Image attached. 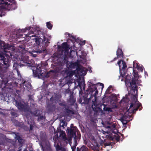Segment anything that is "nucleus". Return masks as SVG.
<instances>
[{"instance_id":"f257e3e1","label":"nucleus","mask_w":151,"mask_h":151,"mask_svg":"<svg viewBox=\"0 0 151 151\" xmlns=\"http://www.w3.org/2000/svg\"><path fill=\"white\" fill-rule=\"evenodd\" d=\"M27 29L30 30L29 32L30 34H33L31 35V37H34L32 39L33 42H35V44L37 45L34 49L30 52L34 57H36L38 54L46 51L45 47L42 46L43 44L42 37H44L45 33L42 29H40L38 27H29Z\"/></svg>"},{"instance_id":"f03ea898","label":"nucleus","mask_w":151,"mask_h":151,"mask_svg":"<svg viewBox=\"0 0 151 151\" xmlns=\"http://www.w3.org/2000/svg\"><path fill=\"white\" fill-rule=\"evenodd\" d=\"M90 91L91 94L86 95V96L83 97L84 101L83 103L88 104L90 101L92 100V107L93 110L95 112V114L98 113L100 109L99 107V104L98 102L97 98L96 96L98 94V90H96V88H91Z\"/></svg>"},{"instance_id":"7ed1b4c3","label":"nucleus","mask_w":151,"mask_h":151,"mask_svg":"<svg viewBox=\"0 0 151 151\" xmlns=\"http://www.w3.org/2000/svg\"><path fill=\"white\" fill-rule=\"evenodd\" d=\"M0 60L3 63H0V76L6 72L7 70L10 66V60L9 56L6 53L0 52Z\"/></svg>"},{"instance_id":"20e7f679","label":"nucleus","mask_w":151,"mask_h":151,"mask_svg":"<svg viewBox=\"0 0 151 151\" xmlns=\"http://www.w3.org/2000/svg\"><path fill=\"white\" fill-rule=\"evenodd\" d=\"M133 75L134 78L131 80V81H130V80L127 79V78L126 79V83L128 86L131 87V90L133 91L134 92L136 91V94L134 96L137 98V96L138 85L136 84V81H137L139 76L137 72H135L134 69L133 70Z\"/></svg>"},{"instance_id":"39448f33","label":"nucleus","mask_w":151,"mask_h":151,"mask_svg":"<svg viewBox=\"0 0 151 151\" xmlns=\"http://www.w3.org/2000/svg\"><path fill=\"white\" fill-rule=\"evenodd\" d=\"M89 84H88V88L87 90V93L84 94V95L83 96L82 98L81 97L79 99L78 102L79 103L81 104H85L83 103V102L84 101L83 99V97L84 96H86V95L91 94V92L90 91V90L91 88H96V90H98L97 88L98 89H100L101 88V89L102 90L104 87V85L103 84L101 83H98L97 84H94L93 83L91 82H89Z\"/></svg>"},{"instance_id":"423d86ee","label":"nucleus","mask_w":151,"mask_h":151,"mask_svg":"<svg viewBox=\"0 0 151 151\" xmlns=\"http://www.w3.org/2000/svg\"><path fill=\"white\" fill-rule=\"evenodd\" d=\"M77 130L76 127H71V128L68 127L66 130L67 132H68L70 135L71 137H73L74 136L76 137V139L79 141L81 139V135L80 132H77V135H76V132Z\"/></svg>"},{"instance_id":"0eeeda50","label":"nucleus","mask_w":151,"mask_h":151,"mask_svg":"<svg viewBox=\"0 0 151 151\" xmlns=\"http://www.w3.org/2000/svg\"><path fill=\"white\" fill-rule=\"evenodd\" d=\"M43 71L42 70V68L37 66L35 70H33V72L34 76L35 77H38L39 78L40 76H43Z\"/></svg>"},{"instance_id":"6e6552de","label":"nucleus","mask_w":151,"mask_h":151,"mask_svg":"<svg viewBox=\"0 0 151 151\" xmlns=\"http://www.w3.org/2000/svg\"><path fill=\"white\" fill-rule=\"evenodd\" d=\"M8 2L5 1L4 0H0V16H2L5 15V12H4V7L3 6L4 4L7 5Z\"/></svg>"},{"instance_id":"1a4fd4ad","label":"nucleus","mask_w":151,"mask_h":151,"mask_svg":"<svg viewBox=\"0 0 151 151\" xmlns=\"http://www.w3.org/2000/svg\"><path fill=\"white\" fill-rule=\"evenodd\" d=\"M29 57L27 56L25 58L26 59V60L24 58L22 61L24 63L26 64V65L28 66L32 67L34 66V61L32 60H29L28 59Z\"/></svg>"},{"instance_id":"9d476101","label":"nucleus","mask_w":151,"mask_h":151,"mask_svg":"<svg viewBox=\"0 0 151 151\" xmlns=\"http://www.w3.org/2000/svg\"><path fill=\"white\" fill-rule=\"evenodd\" d=\"M16 104L19 109L23 111H24L26 109V107L21 102L16 101Z\"/></svg>"},{"instance_id":"9b49d317","label":"nucleus","mask_w":151,"mask_h":151,"mask_svg":"<svg viewBox=\"0 0 151 151\" xmlns=\"http://www.w3.org/2000/svg\"><path fill=\"white\" fill-rule=\"evenodd\" d=\"M55 108L56 106L52 104H48L47 107V109L48 112H52L55 110Z\"/></svg>"},{"instance_id":"f8f14e48","label":"nucleus","mask_w":151,"mask_h":151,"mask_svg":"<svg viewBox=\"0 0 151 151\" xmlns=\"http://www.w3.org/2000/svg\"><path fill=\"white\" fill-rule=\"evenodd\" d=\"M16 139L17 140L19 143V146H22V144L23 143V139L20 137L19 135V133H17L15 134Z\"/></svg>"},{"instance_id":"ddd939ff","label":"nucleus","mask_w":151,"mask_h":151,"mask_svg":"<svg viewBox=\"0 0 151 151\" xmlns=\"http://www.w3.org/2000/svg\"><path fill=\"white\" fill-rule=\"evenodd\" d=\"M92 145H93V147H91V148L93 150H97L100 146V145L98 144L96 140L95 139L93 141Z\"/></svg>"},{"instance_id":"4468645a","label":"nucleus","mask_w":151,"mask_h":151,"mask_svg":"<svg viewBox=\"0 0 151 151\" xmlns=\"http://www.w3.org/2000/svg\"><path fill=\"white\" fill-rule=\"evenodd\" d=\"M19 64L20 65H19V64H17L16 63H14L13 65V69L17 71V74L18 75L20 73L18 68L19 67H21V66H24L23 64H22L21 63H20Z\"/></svg>"},{"instance_id":"2eb2a0df","label":"nucleus","mask_w":151,"mask_h":151,"mask_svg":"<svg viewBox=\"0 0 151 151\" xmlns=\"http://www.w3.org/2000/svg\"><path fill=\"white\" fill-rule=\"evenodd\" d=\"M76 101V99L74 98L73 95H70V98L68 101V103L71 105H73L75 102Z\"/></svg>"},{"instance_id":"dca6fc26","label":"nucleus","mask_w":151,"mask_h":151,"mask_svg":"<svg viewBox=\"0 0 151 151\" xmlns=\"http://www.w3.org/2000/svg\"><path fill=\"white\" fill-rule=\"evenodd\" d=\"M135 106H136L137 107L136 108L132 110V113H135L139 109V110H140L142 109V108L141 104L140 103H137L136 105H135Z\"/></svg>"},{"instance_id":"f3484780","label":"nucleus","mask_w":151,"mask_h":151,"mask_svg":"<svg viewBox=\"0 0 151 151\" xmlns=\"http://www.w3.org/2000/svg\"><path fill=\"white\" fill-rule=\"evenodd\" d=\"M29 27H26L25 29H19V30H17V33L18 32H19L20 33V32H25L26 30H28V33L26 35V36L27 37H30L31 38V35H30L32 34H30L29 32L30 31V30H29V29H27V28H28Z\"/></svg>"},{"instance_id":"a211bd4d","label":"nucleus","mask_w":151,"mask_h":151,"mask_svg":"<svg viewBox=\"0 0 151 151\" xmlns=\"http://www.w3.org/2000/svg\"><path fill=\"white\" fill-rule=\"evenodd\" d=\"M74 72L72 70H67L66 73L65 78H67L68 77H71L73 76L74 74Z\"/></svg>"},{"instance_id":"6ab92c4d","label":"nucleus","mask_w":151,"mask_h":151,"mask_svg":"<svg viewBox=\"0 0 151 151\" xmlns=\"http://www.w3.org/2000/svg\"><path fill=\"white\" fill-rule=\"evenodd\" d=\"M58 104L59 105L61 106L63 109L66 108L68 106L64 100H59L58 102Z\"/></svg>"},{"instance_id":"aec40b11","label":"nucleus","mask_w":151,"mask_h":151,"mask_svg":"<svg viewBox=\"0 0 151 151\" xmlns=\"http://www.w3.org/2000/svg\"><path fill=\"white\" fill-rule=\"evenodd\" d=\"M77 151H89L87 147L85 145L82 146L80 148L77 147Z\"/></svg>"},{"instance_id":"412c9836","label":"nucleus","mask_w":151,"mask_h":151,"mask_svg":"<svg viewBox=\"0 0 151 151\" xmlns=\"http://www.w3.org/2000/svg\"><path fill=\"white\" fill-rule=\"evenodd\" d=\"M76 137H74V145L72 146H71V149L72 150V151H76V146H77L78 145L77 143V139H76Z\"/></svg>"},{"instance_id":"4be33fe9","label":"nucleus","mask_w":151,"mask_h":151,"mask_svg":"<svg viewBox=\"0 0 151 151\" xmlns=\"http://www.w3.org/2000/svg\"><path fill=\"white\" fill-rule=\"evenodd\" d=\"M123 52L122 50L120 48H118L116 51V55L119 58L122 57L123 56Z\"/></svg>"},{"instance_id":"5701e85b","label":"nucleus","mask_w":151,"mask_h":151,"mask_svg":"<svg viewBox=\"0 0 151 151\" xmlns=\"http://www.w3.org/2000/svg\"><path fill=\"white\" fill-rule=\"evenodd\" d=\"M68 65H69L68 68H74L75 67L78 65V64L77 63H73L72 62H71L69 63V64H68Z\"/></svg>"},{"instance_id":"b1692460","label":"nucleus","mask_w":151,"mask_h":151,"mask_svg":"<svg viewBox=\"0 0 151 151\" xmlns=\"http://www.w3.org/2000/svg\"><path fill=\"white\" fill-rule=\"evenodd\" d=\"M64 109L65 110V112L67 113L71 114H75V113L74 111L69 109L68 106H67L66 108H65Z\"/></svg>"},{"instance_id":"393cba45","label":"nucleus","mask_w":151,"mask_h":151,"mask_svg":"<svg viewBox=\"0 0 151 151\" xmlns=\"http://www.w3.org/2000/svg\"><path fill=\"white\" fill-rule=\"evenodd\" d=\"M76 70L78 72H80L83 74V72H85L83 67L79 65H78L76 68Z\"/></svg>"},{"instance_id":"a878e982","label":"nucleus","mask_w":151,"mask_h":151,"mask_svg":"<svg viewBox=\"0 0 151 151\" xmlns=\"http://www.w3.org/2000/svg\"><path fill=\"white\" fill-rule=\"evenodd\" d=\"M43 42H44L45 45L47 46L48 45V43H49L50 42H48L49 40L47 38V39L45 36L44 37H42Z\"/></svg>"},{"instance_id":"bb28decb","label":"nucleus","mask_w":151,"mask_h":151,"mask_svg":"<svg viewBox=\"0 0 151 151\" xmlns=\"http://www.w3.org/2000/svg\"><path fill=\"white\" fill-rule=\"evenodd\" d=\"M36 116L38 117L37 120L39 122L44 120L45 118V116H43L42 115H41L40 114H38L36 115Z\"/></svg>"},{"instance_id":"cd10ccee","label":"nucleus","mask_w":151,"mask_h":151,"mask_svg":"<svg viewBox=\"0 0 151 151\" xmlns=\"http://www.w3.org/2000/svg\"><path fill=\"white\" fill-rule=\"evenodd\" d=\"M22 84L23 86H25L26 87L28 88L30 85V83L24 80L22 81Z\"/></svg>"},{"instance_id":"c85d7f7f","label":"nucleus","mask_w":151,"mask_h":151,"mask_svg":"<svg viewBox=\"0 0 151 151\" xmlns=\"http://www.w3.org/2000/svg\"><path fill=\"white\" fill-rule=\"evenodd\" d=\"M11 47L12 46L9 44L5 45L4 46V51L6 52V50H9L10 49Z\"/></svg>"},{"instance_id":"c756f323","label":"nucleus","mask_w":151,"mask_h":151,"mask_svg":"<svg viewBox=\"0 0 151 151\" xmlns=\"http://www.w3.org/2000/svg\"><path fill=\"white\" fill-rule=\"evenodd\" d=\"M51 23V22H49L46 23L47 27L50 29H51L53 27V25Z\"/></svg>"},{"instance_id":"7c9ffc66","label":"nucleus","mask_w":151,"mask_h":151,"mask_svg":"<svg viewBox=\"0 0 151 151\" xmlns=\"http://www.w3.org/2000/svg\"><path fill=\"white\" fill-rule=\"evenodd\" d=\"M65 63V61L64 60L60 61L59 62L58 64L60 65V67L61 68V69L63 68V66L64 65Z\"/></svg>"},{"instance_id":"2f4dec72","label":"nucleus","mask_w":151,"mask_h":151,"mask_svg":"<svg viewBox=\"0 0 151 151\" xmlns=\"http://www.w3.org/2000/svg\"><path fill=\"white\" fill-rule=\"evenodd\" d=\"M62 48L66 49L68 48V46L67 42H63L61 45Z\"/></svg>"},{"instance_id":"473e14b6","label":"nucleus","mask_w":151,"mask_h":151,"mask_svg":"<svg viewBox=\"0 0 151 151\" xmlns=\"http://www.w3.org/2000/svg\"><path fill=\"white\" fill-rule=\"evenodd\" d=\"M104 111L108 112H112V109L109 107H104Z\"/></svg>"},{"instance_id":"72a5a7b5","label":"nucleus","mask_w":151,"mask_h":151,"mask_svg":"<svg viewBox=\"0 0 151 151\" xmlns=\"http://www.w3.org/2000/svg\"><path fill=\"white\" fill-rule=\"evenodd\" d=\"M67 69L64 70H62L61 72V74L64 77H65V76L66 75V72L67 71Z\"/></svg>"},{"instance_id":"f704fd0d","label":"nucleus","mask_w":151,"mask_h":151,"mask_svg":"<svg viewBox=\"0 0 151 151\" xmlns=\"http://www.w3.org/2000/svg\"><path fill=\"white\" fill-rule=\"evenodd\" d=\"M128 115H127L126 114H124V115H123L122 116L121 119H123L124 120H126L127 121H129L128 120Z\"/></svg>"},{"instance_id":"c9c22d12","label":"nucleus","mask_w":151,"mask_h":151,"mask_svg":"<svg viewBox=\"0 0 151 151\" xmlns=\"http://www.w3.org/2000/svg\"><path fill=\"white\" fill-rule=\"evenodd\" d=\"M122 69H124L126 68L127 67L126 63L124 60L122 61Z\"/></svg>"},{"instance_id":"e433bc0d","label":"nucleus","mask_w":151,"mask_h":151,"mask_svg":"<svg viewBox=\"0 0 151 151\" xmlns=\"http://www.w3.org/2000/svg\"><path fill=\"white\" fill-rule=\"evenodd\" d=\"M120 120L122 123L123 125L127 124V123L129 121H127L126 120H124L123 119H120Z\"/></svg>"},{"instance_id":"4c0bfd02","label":"nucleus","mask_w":151,"mask_h":151,"mask_svg":"<svg viewBox=\"0 0 151 151\" xmlns=\"http://www.w3.org/2000/svg\"><path fill=\"white\" fill-rule=\"evenodd\" d=\"M45 150V151H52V149L50 146H47Z\"/></svg>"},{"instance_id":"58836bf2","label":"nucleus","mask_w":151,"mask_h":151,"mask_svg":"<svg viewBox=\"0 0 151 151\" xmlns=\"http://www.w3.org/2000/svg\"><path fill=\"white\" fill-rule=\"evenodd\" d=\"M11 114L12 116H14L17 117L18 116V114L17 113L13 111H11Z\"/></svg>"},{"instance_id":"ea45409f","label":"nucleus","mask_w":151,"mask_h":151,"mask_svg":"<svg viewBox=\"0 0 151 151\" xmlns=\"http://www.w3.org/2000/svg\"><path fill=\"white\" fill-rule=\"evenodd\" d=\"M66 35H68V37H70V38H72L73 39H75V38L74 36H73L72 35H71L70 33L68 32H66L65 33Z\"/></svg>"},{"instance_id":"a19ab883","label":"nucleus","mask_w":151,"mask_h":151,"mask_svg":"<svg viewBox=\"0 0 151 151\" xmlns=\"http://www.w3.org/2000/svg\"><path fill=\"white\" fill-rule=\"evenodd\" d=\"M56 149L57 150H62V147L59 145L57 144L56 147Z\"/></svg>"},{"instance_id":"79ce46f5","label":"nucleus","mask_w":151,"mask_h":151,"mask_svg":"<svg viewBox=\"0 0 151 151\" xmlns=\"http://www.w3.org/2000/svg\"><path fill=\"white\" fill-rule=\"evenodd\" d=\"M37 109H35V111L33 113H32V114L34 115L35 116H36L37 115Z\"/></svg>"},{"instance_id":"37998d69","label":"nucleus","mask_w":151,"mask_h":151,"mask_svg":"<svg viewBox=\"0 0 151 151\" xmlns=\"http://www.w3.org/2000/svg\"><path fill=\"white\" fill-rule=\"evenodd\" d=\"M120 137L119 135H117L115 137V139L117 142L119 141L120 140Z\"/></svg>"},{"instance_id":"c03bdc74","label":"nucleus","mask_w":151,"mask_h":151,"mask_svg":"<svg viewBox=\"0 0 151 151\" xmlns=\"http://www.w3.org/2000/svg\"><path fill=\"white\" fill-rule=\"evenodd\" d=\"M141 80H137V81H136V84H137V85H137L138 87V86H139V85L141 86V85L139 84V83H141Z\"/></svg>"},{"instance_id":"a18cd8bd","label":"nucleus","mask_w":151,"mask_h":151,"mask_svg":"<svg viewBox=\"0 0 151 151\" xmlns=\"http://www.w3.org/2000/svg\"><path fill=\"white\" fill-rule=\"evenodd\" d=\"M137 68L138 70H139L141 71H143V69L142 67H139V66H138V65H137Z\"/></svg>"},{"instance_id":"49530a36","label":"nucleus","mask_w":151,"mask_h":151,"mask_svg":"<svg viewBox=\"0 0 151 151\" xmlns=\"http://www.w3.org/2000/svg\"><path fill=\"white\" fill-rule=\"evenodd\" d=\"M112 88V86H109L107 90H106V91L108 92H109V91L110 90V89Z\"/></svg>"},{"instance_id":"de8ad7c7","label":"nucleus","mask_w":151,"mask_h":151,"mask_svg":"<svg viewBox=\"0 0 151 151\" xmlns=\"http://www.w3.org/2000/svg\"><path fill=\"white\" fill-rule=\"evenodd\" d=\"M51 71L52 72V73H58V71L56 70H51Z\"/></svg>"},{"instance_id":"09e8293b","label":"nucleus","mask_w":151,"mask_h":151,"mask_svg":"<svg viewBox=\"0 0 151 151\" xmlns=\"http://www.w3.org/2000/svg\"><path fill=\"white\" fill-rule=\"evenodd\" d=\"M97 120V119H91V122H95V121H96Z\"/></svg>"},{"instance_id":"8fccbe9b","label":"nucleus","mask_w":151,"mask_h":151,"mask_svg":"<svg viewBox=\"0 0 151 151\" xmlns=\"http://www.w3.org/2000/svg\"><path fill=\"white\" fill-rule=\"evenodd\" d=\"M33 125L30 124V130H32L33 129Z\"/></svg>"},{"instance_id":"3c124183","label":"nucleus","mask_w":151,"mask_h":151,"mask_svg":"<svg viewBox=\"0 0 151 151\" xmlns=\"http://www.w3.org/2000/svg\"><path fill=\"white\" fill-rule=\"evenodd\" d=\"M122 61H123L122 60H120L119 61H118L117 62V64L120 66V65L121 63V62H122Z\"/></svg>"},{"instance_id":"603ef678","label":"nucleus","mask_w":151,"mask_h":151,"mask_svg":"<svg viewBox=\"0 0 151 151\" xmlns=\"http://www.w3.org/2000/svg\"><path fill=\"white\" fill-rule=\"evenodd\" d=\"M83 93V92L81 90L79 92V96L80 97L81 95H82Z\"/></svg>"},{"instance_id":"864d4df0","label":"nucleus","mask_w":151,"mask_h":151,"mask_svg":"<svg viewBox=\"0 0 151 151\" xmlns=\"http://www.w3.org/2000/svg\"><path fill=\"white\" fill-rule=\"evenodd\" d=\"M134 106V104L132 103H131L130 104V108L133 107Z\"/></svg>"},{"instance_id":"5fc2aeb1","label":"nucleus","mask_w":151,"mask_h":151,"mask_svg":"<svg viewBox=\"0 0 151 151\" xmlns=\"http://www.w3.org/2000/svg\"><path fill=\"white\" fill-rule=\"evenodd\" d=\"M20 147L18 148L19 150L17 151H21L22 150V148L21 147L22 146H19Z\"/></svg>"},{"instance_id":"6e6d98bb","label":"nucleus","mask_w":151,"mask_h":151,"mask_svg":"<svg viewBox=\"0 0 151 151\" xmlns=\"http://www.w3.org/2000/svg\"><path fill=\"white\" fill-rule=\"evenodd\" d=\"M58 48L59 49H61L62 48V45H58Z\"/></svg>"},{"instance_id":"4d7b16f0","label":"nucleus","mask_w":151,"mask_h":151,"mask_svg":"<svg viewBox=\"0 0 151 151\" xmlns=\"http://www.w3.org/2000/svg\"><path fill=\"white\" fill-rule=\"evenodd\" d=\"M63 138H64V139H65V140H68V141H70V139H68L67 138V137H64Z\"/></svg>"},{"instance_id":"13d9d810","label":"nucleus","mask_w":151,"mask_h":151,"mask_svg":"<svg viewBox=\"0 0 151 151\" xmlns=\"http://www.w3.org/2000/svg\"><path fill=\"white\" fill-rule=\"evenodd\" d=\"M119 58L118 57V56H117V57H115V58H114V60H117L118 58Z\"/></svg>"},{"instance_id":"bf43d9fd","label":"nucleus","mask_w":151,"mask_h":151,"mask_svg":"<svg viewBox=\"0 0 151 151\" xmlns=\"http://www.w3.org/2000/svg\"><path fill=\"white\" fill-rule=\"evenodd\" d=\"M106 128L110 129L111 128V127L110 126H107L106 127Z\"/></svg>"},{"instance_id":"052dcab7","label":"nucleus","mask_w":151,"mask_h":151,"mask_svg":"<svg viewBox=\"0 0 151 151\" xmlns=\"http://www.w3.org/2000/svg\"><path fill=\"white\" fill-rule=\"evenodd\" d=\"M10 2H12L14 1V0H7Z\"/></svg>"},{"instance_id":"680f3d73","label":"nucleus","mask_w":151,"mask_h":151,"mask_svg":"<svg viewBox=\"0 0 151 151\" xmlns=\"http://www.w3.org/2000/svg\"><path fill=\"white\" fill-rule=\"evenodd\" d=\"M62 151H66V150L65 148H62V150H61Z\"/></svg>"},{"instance_id":"e2e57ef3","label":"nucleus","mask_w":151,"mask_h":151,"mask_svg":"<svg viewBox=\"0 0 151 151\" xmlns=\"http://www.w3.org/2000/svg\"><path fill=\"white\" fill-rule=\"evenodd\" d=\"M85 42H86L85 41V40L83 41L82 42V44H83V45H84L85 43Z\"/></svg>"},{"instance_id":"0e129e2a","label":"nucleus","mask_w":151,"mask_h":151,"mask_svg":"<svg viewBox=\"0 0 151 151\" xmlns=\"http://www.w3.org/2000/svg\"><path fill=\"white\" fill-rule=\"evenodd\" d=\"M105 146L109 145L108 144V143H105Z\"/></svg>"},{"instance_id":"69168bd1","label":"nucleus","mask_w":151,"mask_h":151,"mask_svg":"<svg viewBox=\"0 0 151 151\" xmlns=\"http://www.w3.org/2000/svg\"><path fill=\"white\" fill-rule=\"evenodd\" d=\"M74 127L73 126V124H71V125H70V128H71V127Z\"/></svg>"},{"instance_id":"338daca9","label":"nucleus","mask_w":151,"mask_h":151,"mask_svg":"<svg viewBox=\"0 0 151 151\" xmlns=\"http://www.w3.org/2000/svg\"><path fill=\"white\" fill-rule=\"evenodd\" d=\"M8 81H6V82H5V85H6V84L8 83Z\"/></svg>"},{"instance_id":"774afa93","label":"nucleus","mask_w":151,"mask_h":151,"mask_svg":"<svg viewBox=\"0 0 151 151\" xmlns=\"http://www.w3.org/2000/svg\"><path fill=\"white\" fill-rule=\"evenodd\" d=\"M1 41L0 40V45H1Z\"/></svg>"}]
</instances>
